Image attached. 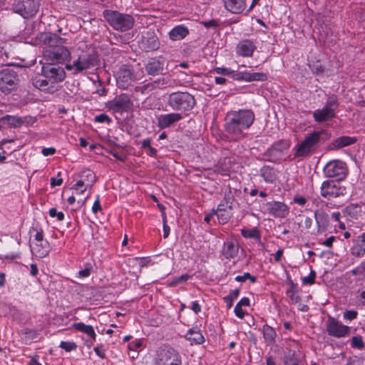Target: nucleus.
Returning <instances> with one entry per match:
<instances>
[{
  "label": "nucleus",
  "mask_w": 365,
  "mask_h": 365,
  "mask_svg": "<svg viewBox=\"0 0 365 365\" xmlns=\"http://www.w3.org/2000/svg\"><path fill=\"white\" fill-rule=\"evenodd\" d=\"M71 56L69 51L64 46L49 48L43 52V58L46 62L61 63Z\"/></svg>",
  "instance_id": "dca6fc26"
},
{
  "label": "nucleus",
  "mask_w": 365,
  "mask_h": 365,
  "mask_svg": "<svg viewBox=\"0 0 365 365\" xmlns=\"http://www.w3.org/2000/svg\"><path fill=\"white\" fill-rule=\"evenodd\" d=\"M185 338L191 343L196 344H202L205 341L203 335L196 328L190 329L185 335Z\"/></svg>",
  "instance_id": "473e14b6"
},
{
  "label": "nucleus",
  "mask_w": 365,
  "mask_h": 365,
  "mask_svg": "<svg viewBox=\"0 0 365 365\" xmlns=\"http://www.w3.org/2000/svg\"><path fill=\"white\" fill-rule=\"evenodd\" d=\"M315 278L316 272L314 270L311 269L309 274L302 278V283L303 284L312 285L314 283Z\"/></svg>",
  "instance_id": "de8ad7c7"
},
{
  "label": "nucleus",
  "mask_w": 365,
  "mask_h": 365,
  "mask_svg": "<svg viewBox=\"0 0 365 365\" xmlns=\"http://www.w3.org/2000/svg\"><path fill=\"white\" fill-rule=\"evenodd\" d=\"M237 253L238 246L233 240L224 242L222 254L226 259H232L237 256Z\"/></svg>",
  "instance_id": "c85d7f7f"
},
{
  "label": "nucleus",
  "mask_w": 365,
  "mask_h": 365,
  "mask_svg": "<svg viewBox=\"0 0 365 365\" xmlns=\"http://www.w3.org/2000/svg\"><path fill=\"white\" fill-rule=\"evenodd\" d=\"M241 235L245 238L254 239L257 240H260L261 237L260 232L256 227H254L252 229H242Z\"/></svg>",
  "instance_id": "ea45409f"
},
{
  "label": "nucleus",
  "mask_w": 365,
  "mask_h": 365,
  "mask_svg": "<svg viewBox=\"0 0 365 365\" xmlns=\"http://www.w3.org/2000/svg\"><path fill=\"white\" fill-rule=\"evenodd\" d=\"M286 294L294 303H297L300 301L297 286L292 281L289 282V287L286 291Z\"/></svg>",
  "instance_id": "58836bf2"
},
{
  "label": "nucleus",
  "mask_w": 365,
  "mask_h": 365,
  "mask_svg": "<svg viewBox=\"0 0 365 365\" xmlns=\"http://www.w3.org/2000/svg\"><path fill=\"white\" fill-rule=\"evenodd\" d=\"M339 107L338 98L335 95L329 96L322 108L313 112L314 120L318 123H322L332 120L336 117V110Z\"/></svg>",
  "instance_id": "423d86ee"
},
{
  "label": "nucleus",
  "mask_w": 365,
  "mask_h": 365,
  "mask_svg": "<svg viewBox=\"0 0 365 365\" xmlns=\"http://www.w3.org/2000/svg\"><path fill=\"white\" fill-rule=\"evenodd\" d=\"M327 138L328 135L324 130H314L307 134L304 139L294 146V156L306 157L309 155L321 143L325 142Z\"/></svg>",
  "instance_id": "7ed1b4c3"
},
{
  "label": "nucleus",
  "mask_w": 365,
  "mask_h": 365,
  "mask_svg": "<svg viewBox=\"0 0 365 365\" xmlns=\"http://www.w3.org/2000/svg\"><path fill=\"white\" fill-rule=\"evenodd\" d=\"M38 0H21L14 3L13 10L27 19L34 16L38 11Z\"/></svg>",
  "instance_id": "ddd939ff"
},
{
  "label": "nucleus",
  "mask_w": 365,
  "mask_h": 365,
  "mask_svg": "<svg viewBox=\"0 0 365 365\" xmlns=\"http://www.w3.org/2000/svg\"><path fill=\"white\" fill-rule=\"evenodd\" d=\"M82 46L78 47L77 54L72 57L71 62L66 65V68L75 75L93 69L98 65V56L93 48H88L85 44Z\"/></svg>",
  "instance_id": "f03ea898"
},
{
  "label": "nucleus",
  "mask_w": 365,
  "mask_h": 365,
  "mask_svg": "<svg viewBox=\"0 0 365 365\" xmlns=\"http://www.w3.org/2000/svg\"><path fill=\"white\" fill-rule=\"evenodd\" d=\"M351 272L356 276H362L365 277V259L362 261L359 266L354 269Z\"/></svg>",
  "instance_id": "49530a36"
},
{
  "label": "nucleus",
  "mask_w": 365,
  "mask_h": 365,
  "mask_svg": "<svg viewBox=\"0 0 365 365\" xmlns=\"http://www.w3.org/2000/svg\"><path fill=\"white\" fill-rule=\"evenodd\" d=\"M240 295V289H235L234 290H232L230 293V295L225 297V301L227 302L228 300L233 301L234 299H237Z\"/></svg>",
  "instance_id": "680f3d73"
},
{
  "label": "nucleus",
  "mask_w": 365,
  "mask_h": 365,
  "mask_svg": "<svg viewBox=\"0 0 365 365\" xmlns=\"http://www.w3.org/2000/svg\"><path fill=\"white\" fill-rule=\"evenodd\" d=\"M255 115L252 110L240 109L227 113L225 119V130L235 140L245 136V130L253 124Z\"/></svg>",
  "instance_id": "f257e3e1"
},
{
  "label": "nucleus",
  "mask_w": 365,
  "mask_h": 365,
  "mask_svg": "<svg viewBox=\"0 0 365 365\" xmlns=\"http://www.w3.org/2000/svg\"><path fill=\"white\" fill-rule=\"evenodd\" d=\"M172 86V81L167 77H160L156 80L149 82L143 86L144 89L150 91L159 88L163 89Z\"/></svg>",
  "instance_id": "bb28decb"
},
{
  "label": "nucleus",
  "mask_w": 365,
  "mask_h": 365,
  "mask_svg": "<svg viewBox=\"0 0 365 365\" xmlns=\"http://www.w3.org/2000/svg\"><path fill=\"white\" fill-rule=\"evenodd\" d=\"M101 210H102V208H101V205L100 203V197H99V195H97L96 200H95V202L93 205V207H92V212L96 214L98 212L101 211Z\"/></svg>",
  "instance_id": "e2e57ef3"
},
{
  "label": "nucleus",
  "mask_w": 365,
  "mask_h": 365,
  "mask_svg": "<svg viewBox=\"0 0 365 365\" xmlns=\"http://www.w3.org/2000/svg\"><path fill=\"white\" fill-rule=\"evenodd\" d=\"M17 73L10 69L4 68L0 71V91L4 93H9L18 85Z\"/></svg>",
  "instance_id": "f8f14e48"
},
{
  "label": "nucleus",
  "mask_w": 365,
  "mask_h": 365,
  "mask_svg": "<svg viewBox=\"0 0 365 365\" xmlns=\"http://www.w3.org/2000/svg\"><path fill=\"white\" fill-rule=\"evenodd\" d=\"M79 178H81L83 182L86 183V189H89V192L86 197L85 200L83 201V203L86 201V200L89 197V195L91 194V190L92 189V187L93 184L96 182V175L95 173L89 170H84L82 172L79 173L78 175Z\"/></svg>",
  "instance_id": "393cba45"
},
{
  "label": "nucleus",
  "mask_w": 365,
  "mask_h": 365,
  "mask_svg": "<svg viewBox=\"0 0 365 365\" xmlns=\"http://www.w3.org/2000/svg\"><path fill=\"white\" fill-rule=\"evenodd\" d=\"M133 102L128 95L122 93L106 103V108L113 113H120L128 112L133 108Z\"/></svg>",
  "instance_id": "9b49d317"
},
{
  "label": "nucleus",
  "mask_w": 365,
  "mask_h": 365,
  "mask_svg": "<svg viewBox=\"0 0 365 365\" xmlns=\"http://www.w3.org/2000/svg\"><path fill=\"white\" fill-rule=\"evenodd\" d=\"M49 215L51 217H57L58 221H63L64 219V214L62 212H58L57 210L54 207H52L49 210Z\"/></svg>",
  "instance_id": "6e6d98bb"
},
{
  "label": "nucleus",
  "mask_w": 365,
  "mask_h": 365,
  "mask_svg": "<svg viewBox=\"0 0 365 365\" xmlns=\"http://www.w3.org/2000/svg\"><path fill=\"white\" fill-rule=\"evenodd\" d=\"M6 118L14 126H19L22 123V120L19 118H16V117H14V116H11V115H7Z\"/></svg>",
  "instance_id": "69168bd1"
},
{
  "label": "nucleus",
  "mask_w": 365,
  "mask_h": 365,
  "mask_svg": "<svg viewBox=\"0 0 365 365\" xmlns=\"http://www.w3.org/2000/svg\"><path fill=\"white\" fill-rule=\"evenodd\" d=\"M182 356L174 348L165 346L157 351L153 365H182Z\"/></svg>",
  "instance_id": "0eeeda50"
},
{
  "label": "nucleus",
  "mask_w": 365,
  "mask_h": 365,
  "mask_svg": "<svg viewBox=\"0 0 365 365\" xmlns=\"http://www.w3.org/2000/svg\"><path fill=\"white\" fill-rule=\"evenodd\" d=\"M215 213L220 225L226 224L232 217V210L230 209L215 210Z\"/></svg>",
  "instance_id": "4c0bfd02"
},
{
  "label": "nucleus",
  "mask_w": 365,
  "mask_h": 365,
  "mask_svg": "<svg viewBox=\"0 0 365 365\" xmlns=\"http://www.w3.org/2000/svg\"><path fill=\"white\" fill-rule=\"evenodd\" d=\"M190 278V276L187 274H182L180 277H177L173 279L171 285H177L183 282H185Z\"/></svg>",
  "instance_id": "864d4df0"
},
{
  "label": "nucleus",
  "mask_w": 365,
  "mask_h": 365,
  "mask_svg": "<svg viewBox=\"0 0 365 365\" xmlns=\"http://www.w3.org/2000/svg\"><path fill=\"white\" fill-rule=\"evenodd\" d=\"M262 333L267 343L272 344L274 342L277 334L274 328L268 324H264L262 327Z\"/></svg>",
  "instance_id": "f704fd0d"
},
{
  "label": "nucleus",
  "mask_w": 365,
  "mask_h": 365,
  "mask_svg": "<svg viewBox=\"0 0 365 365\" xmlns=\"http://www.w3.org/2000/svg\"><path fill=\"white\" fill-rule=\"evenodd\" d=\"M324 174L328 178H335L342 180L348 174V169L345 163L336 160L329 162L324 168Z\"/></svg>",
  "instance_id": "9d476101"
},
{
  "label": "nucleus",
  "mask_w": 365,
  "mask_h": 365,
  "mask_svg": "<svg viewBox=\"0 0 365 365\" xmlns=\"http://www.w3.org/2000/svg\"><path fill=\"white\" fill-rule=\"evenodd\" d=\"M134 80L132 70L125 66L120 67L116 74V81L119 87L123 88L129 86Z\"/></svg>",
  "instance_id": "6ab92c4d"
},
{
  "label": "nucleus",
  "mask_w": 365,
  "mask_h": 365,
  "mask_svg": "<svg viewBox=\"0 0 365 365\" xmlns=\"http://www.w3.org/2000/svg\"><path fill=\"white\" fill-rule=\"evenodd\" d=\"M145 71L148 75L158 76L163 71V63L156 58H153L145 65Z\"/></svg>",
  "instance_id": "cd10ccee"
},
{
  "label": "nucleus",
  "mask_w": 365,
  "mask_h": 365,
  "mask_svg": "<svg viewBox=\"0 0 365 365\" xmlns=\"http://www.w3.org/2000/svg\"><path fill=\"white\" fill-rule=\"evenodd\" d=\"M103 16L107 23L117 31L125 32L134 26L135 19L129 14L106 9L103 11Z\"/></svg>",
  "instance_id": "20e7f679"
},
{
  "label": "nucleus",
  "mask_w": 365,
  "mask_h": 365,
  "mask_svg": "<svg viewBox=\"0 0 365 365\" xmlns=\"http://www.w3.org/2000/svg\"><path fill=\"white\" fill-rule=\"evenodd\" d=\"M356 141L357 138L356 137L344 135L334 139L331 145L333 149H339L341 148L353 145Z\"/></svg>",
  "instance_id": "7c9ffc66"
},
{
  "label": "nucleus",
  "mask_w": 365,
  "mask_h": 365,
  "mask_svg": "<svg viewBox=\"0 0 365 365\" xmlns=\"http://www.w3.org/2000/svg\"><path fill=\"white\" fill-rule=\"evenodd\" d=\"M59 347L67 352H70L76 350L77 344L74 341H62L60 343Z\"/></svg>",
  "instance_id": "79ce46f5"
},
{
  "label": "nucleus",
  "mask_w": 365,
  "mask_h": 365,
  "mask_svg": "<svg viewBox=\"0 0 365 365\" xmlns=\"http://www.w3.org/2000/svg\"><path fill=\"white\" fill-rule=\"evenodd\" d=\"M261 176L264 181L269 183H272L276 180L275 172L273 168L269 166H264L260 170Z\"/></svg>",
  "instance_id": "c9c22d12"
},
{
  "label": "nucleus",
  "mask_w": 365,
  "mask_h": 365,
  "mask_svg": "<svg viewBox=\"0 0 365 365\" xmlns=\"http://www.w3.org/2000/svg\"><path fill=\"white\" fill-rule=\"evenodd\" d=\"M93 269V267L91 264H86L85 268L80 270L78 273L79 277H88Z\"/></svg>",
  "instance_id": "3c124183"
},
{
  "label": "nucleus",
  "mask_w": 365,
  "mask_h": 365,
  "mask_svg": "<svg viewBox=\"0 0 365 365\" xmlns=\"http://www.w3.org/2000/svg\"><path fill=\"white\" fill-rule=\"evenodd\" d=\"M262 211L277 218L285 217L289 212V207L279 201H271L262 204Z\"/></svg>",
  "instance_id": "2eb2a0df"
},
{
  "label": "nucleus",
  "mask_w": 365,
  "mask_h": 365,
  "mask_svg": "<svg viewBox=\"0 0 365 365\" xmlns=\"http://www.w3.org/2000/svg\"><path fill=\"white\" fill-rule=\"evenodd\" d=\"M32 83L35 88L47 93H53L56 90L53 83L48 81L42 73L36 76L32 79Z\"/></svg>",
  "instance_id": "4be33fe9"
},
{
  "label": "nucleus",
  "mask_w": 365,
  "mask_h": 365,
  "mask_svg": "<svg viewBox=\"0 0 365 365\" xmlns=\"http://www.w3.org/2000/svg\"><path fill=\"white\" fill-rule=\"evenodd\" d=\"M299 359L295 353L288 356L284 359V365H299Z\"/></svg>",
  "instance_id": "a18cd8bd"
},
{
  "label": "nucleus",
  "mask_w": 365,
  "mask_h": 365,
  "mask_svg": "<svg viewBox=\"0 0 365 365\" xmlns=\"http://www.w3.org/2000/svg\"><path fill=\"white\" fill-rule=\"evenodd\" d=\"M189 34V29L184 25H178L173 28L168 33L172 41H180Z\"/></svg>",
  "instance_id": "a878e982"
},
{
  "label": "nucleus",
  "mask_w": 365,
  "mask_h": 365,
  "mask_svg": "<svg viewBox=\"0 0 365 365\" xmlns=\"http://www.w3.org/2000/svg\"><path fill=\"white\" fill-rule=\"evenodd\" d=\"M163 237L167 238L170 235V227L167 224V217L164 216L163 217Z\"/></svg>",
  "instance_id": "0e129e2a"
},
{
  "label": "nucleus",
  "mask_w": 365,
  "mask_h": 365,
  "mask_svg": "<svg viewBox=\"0 0 365 365\" xmlns=\"http://www.w3.org/2000/svg\"><path fill=\"white\" fill-rule=\"evenodd\" d=\"M267 79V75L264 73H252L251 82L265 81Z\"/></svg>",
  "instance_id": "603ef678"
},
{
  "label": "nucleus",
  "mask_w": 365,
  "mask_h": 365,
  "mask_svg": "<svg viewBox=\"0 0 365 365\" xmlns=\"http://www.w3.org/2000/svg\"><path fill=\"white\" fill-rule=\"evenodd\" d=\"M328 334L336 338H343L349 335L351 328L333 317H329L326 323Z\"/></svg>",
  "instance_id": "4468645a"
},
{
  "label": "nucleus",
  "mask_w": 365,
  "mask_h": 365,
  "mask_svg": "<svg viewBox=\"0 0 365 365\" xmlns=\"http://www.w3.org/2000/svg\"><path fill=\"white\" fill-rule=\"evenodd\" d=\"M93 350H94L95 353L96 354V355L98 356L100 358H101V359L106 358V353H105L106 350L103 348V345H99V346L94 347Z\"/></svg>",
  "instance_id": "052dcab7"
},
{
  "label": "nucleus",
  "mask_w": 365,
  "mask_h": 365,
  "mask_svg": "<svg viewBox=\"0 0 365 365\" xmlns=\"http://www.w3.org/2000/svg\"><path fill=\"white\" fill-rule=\"evenodd\" d=\"M351 346L361 350L364 348V343L361 336H354L351 339Z\"/></svg>",
  "instance_id": "c03bdc74"
},
{
  "label": "nucleus",
  "mask_w": 365,
  "mask_h": 365,
  "mask_svg": "<svg viewBox=\"0 0 365 365\" xmlns=\"http://www.w3.org/2000/svg\"><path fill=\"white\" fill-rule=\"evenodd\" d=\"M94 120L98 123H106L107 124H110L111 123L110 118L106 113H101L95 116Z\"/></svg>",
  "instance_id": "8fccbe9b"
},
{
  "label": "nucleus",
  "mask_w": 365,
  "mask_h": 365,
  "mask_svg": "<svg viewBox=\"0 0 365 365\" xmlns=\"http://www.w3.org/2000/svg\"><path fill=\"white\" fill-rule=\"evenodd\" d=\"M256 49L255 43L250 39L240 41L236 46V53L242 57H251Z\"/></svg>",
  "instance_id": "aec40b11"
},
{
  "label": "nucleus",
  "mask_w": 365,
  "mask_h": 365,
  "mask_svg": "<svg viewBox=\"0 0 365 365\" xmlns=\"http://www.w3.org/2000/svg\"><path fill=\"white\" fill-rule=\"evenodd\" d=\"M167 104L173 110L178 113H187L196 104L195 97L188 92H173L168 97Z\"/></svg>",
  "instance_id": "39448f33"
},
{
  "label": "nucleus",
  "mask_w": 365,
  "mask_h": 365,
  "mask_svg": "<svg viewBox=\"0 0 365 365\" xmlns=\"http://www.w3.org/2000/svg\"><path fill=\"white\" fill-rule=\"evenodd\" d=\"M235 279L238 282H244L249 279L252 284L257 281L256 277L251 275L249 272H245L242 275H237Z\"/></svg>",
  "instance_id": "37998d69"
},
{
  "label": "nucleus",
  "mask_w": 365,
  "mask_h": 365,
  "mask_svg": "<svg viewBox=\"0 0 365 365\" xmlns=\"http://www.w3.org/2000/svg\"><path fill=\"white\" fill-rule=\"evenodd\" d=\"M344 214L351 221L358 220L361 217V206L358 204H351L344 210Z\"/></svg>",
  "instance_id": "c756f323"
},
{
  "label": "nucleus",
  "mask_w": 365,
  "mask_h": 365,
  "mask_svg": "<svg viewBox=\"0 0 365 365\" xmlns=\"http://www.w3.org/2000/svg\"><path fill=\"white\" fill-rule=\"evenodd\" d=\"M293 202L295 204H297L299 205L303 206V205H304L307 203V200L303 196L296 195L293 198Z\"/></svg>",
  "instance_id": "338daca9"
},
{
  "label": "nucleus",
  "mask_w": 365,
  "mask_h": 365,
  "mask_svg": "<svg viewBox=\"0 0 365 365\" xmlns=\"http://www.w3.org/2000/svg\"><path fill=\"white\" fill-rule=\"evenodd\" d=\"M201 24H202L205 28H217L220 26L219 21L216 19H211L206 21H202Z\"/></svg>",
  "instance_id": "bf43d9fd"
},
{
  "label": "nucleus",
  "mask_w": 365,
  "mask_h": 365,
  "mask_svg": "<svg viewBox=\"0 0 365 365\" xmlns=\"http://www.w3.org/2000/svg\"><path fill=\"white\" fill-rule=\"evenodd\" d=\"M140 48L146 51H155L159 48L160 42L158 36L153 31H148L142 34L139 41Z\"/></svg>",
  "instance_id": "f3484780"
},
{
  "label": "nucleus",
  "mask_w": 365,
  "mask_h": 365,
  "mask_svg": "<svg viewBox=\"0 0 365 365\" xmlns=\"http://www.w3.org/2000/svg\"><path fill=\"white\" fill-rule=\"evenodd\" d=\"M72 328L76 331L86 334L90 336L93 341H96L97 335L91 325H88L83 322H77L72 324Z\"/></svg>",
  "instance_id": "2f4dec72"
},
{
  "label": "nucleus",
  "mask_w": 365,
  "mask_h": 365,
  "mask_svg": "<svg viewBox=\"0 0 365 365\" xmlns=\"http://www.w3.org/2000/svg\"><path fill=\"white\" fill-rule=\"evenodd\" d=\"M42 74L55 86L66 78V72L58 64L50 62L43 63L41 67Z\"/></svg>",
  "instance_id": "1a4fd4ad"
},
{
  "label": "nucleus",
  "mask_w": 365,
  "mask_h": 365,
  "mask_svg": "<svg viewBox=\"0 0 365 365\" xmlns=\"http://www.w3.org/2000/svg\"><path fill=\"white\" fill-rule=\"evenodd\" d=\"M46 42L50 48H54L57 46H63L62 45L66 43V40L55 34H51L46 37Z\"/></svg>",
  "instance_id": "e433bc0d"
},
{
  "label": "nucleus",
  "mask_w": 365,
  "mask_h": 365,
  "mask_svg": "<svg viewBox=\"0 0 365 365\" xmlns=\"http://www.w3.org/2000/svg\"><path fill=\"white\" fill-rule=\"evenodd\" d=\"M314 218L319 230L321 228H324L329 223V215L323 210H315Z\"/></svg>",
  "instance_id": "72a5a7b5"
},
{
  "label": "nucleus",
  "mask_w": 365,
  "mask_h": 365,
  "mask_svg": "<svg viewBox=\"0 0 365 365\" xmlns=\"http://www.w3.org/2000/svg\"><path fill=\"white\" fill-rule=\"evenodd\" d=\"M358 313L355 310H347L344 312L343 317L346 320L351 321L357 317Z\"/></svg>",
  "instance_id": "13d9d810"
},
{
  "label": "nucleus",
  "mask_w": 365,
  "mask_h": 365,
  "mask_svg": "<svg viewBox=\"0 0 365 365\" xmlns=\"http://www.w3.org/2000/svg\"><path fill=\"white\" fill-rule=\"evenodd\" d=\"M183 119L181 113H170L167 114H160L157 116V125L160 130L174 126L178 122Z\"/></svg>",
  "instance_id": "a211bd4d"
},
{
  "label": "nucleus",
  "mask_w": 365,
  "mask_h": 365,
  "mask_svg": "<svg viewBox=\"0 0 365 365\" xmlns=\"http://www.w3.org/2000/svg\"><path fill=\"white\" fill-rule=\"evenodd\" d=\"M234 312L235 315L240 319H242L245 317V312L242 309V307H240V304H236L234 309Z\"/></svg>",
  "instance_id": "774afa93"
},
{
  "label": "nucleus",
  "mask_w": 365,
  "mask_h": 365,
  "mask_svg": "<svg viewBox=\"0 0 365 365\" xmlns=\"http://www.w3.org/2000/svg\"><path fill=\"white\" fill-rule=\"evenodd\" d=\"M214 71L217 74L230 76H231V74L233 73V70L225 67H217L215 68Z\"/></svg>",
  "instance_id": "5fc2aeb1"
},
{
  "label": "nucleus",
  "mask_w": 365,
  "mask_h": 365,
  "mask_svg": "<svg viewBox=\"0 0 365 365\" xmlns=\"http://www.w3.org/2000/svg\"><path fill=\"white\" fill-rule=\"evenodd\" d=\"M346 195V188L334 180H324L321 185L320 195L328 200H331Z\"/></svg>",
  "instance_id": "6e6552de"
},
{
  "label": "nucleus",
  "mask_w": 365,
  "mask_h": 365,
  "mask_svg": "<svg viewBox=\"0 0 365 365\" xmlns=\"http://www.w3.org/2000/svg\"><path fill=\"white\" fill-rule=\"evenodd\" d=\"M143 345L142 340L140 339H135L133 341H131L128 347V349L130 351H137L138 349H140Z\"/></svg>",
  "instance_id": "4d7b16f0"
},
{
  "label": "nucleus",
  "mask_w": 365,
  "mask_h": 365,
  "mask_svg": "<svg viewBox=\"0 0 365 365\" xmlns=\"http://www.w3.org/2000/svg\"><path fill=\"white\" fill-rule=\"evenodd\" d=\"M31 250L36 257L43 258L48 255L50 245L47 240H43L31 245Z\"/></svg>",
  "instance_id": "b1692460"
},
{
  "label": "nucleus",
  "mask_w": 365,
  "mask_h": 365,
  "mask_svg": "<svg viewBox=\"0 0 365 365\" xmlns=\"http://www.w3.org/2000/svg\"><path fill=\"white\" fill-rule=\"evenodd\" d=\"M351 253L356 257H361L365 255V233L359 235L356 238L351 248Z\"/></svg>",
  "instance_id": "5701e85b"
},
{
  "label": "nucleus",
  "mask_w": 365,
  "mask_h": 365,
  "mask_svg": "<svg viewBox=\"0 0 365 365\" xmlns=\"http://www.w3.org/2000/svg\"><path fill=\"white\" fill-rule=\"evenodd\" d=\"M289 146V144L287 140H281L273 144L272 149L277 151H282L283 150L288 148Z\"/></svg>",
  "instance_id": "09e8293b"
},
{
  "label": "nucleus",
  "mask_w": 365,
  "mask_h": 365,
  "mask_svg": "<svg viewBox=\"0 0 365 365\" xmlns=\"http://www.w3.org/2000/svg\"><path fill=\"white\" fill-rule=\"evenodd\" d=\"M247 0H222L225 9L234 14H242L247 8Z\"/></svg>",
  "instance_id": "412c9836"
},
{
  "label": "nucleus",
  "mask_w": 365,
  "mask_h": 365,
  "mask_svg": "<svg viewBox=\"0 0 365 365\" xmlns=\"http://www.w3.org/2000/svg\"><path fill=\"white\" fill-rule=\"evenodd\" d=\"M234 197L230 192L225 194L223 200L220 202L221 204L225 205L226 209L232 210Z\"/></svg>",
  "instance_id": "a19ab883"
}]
</instances>
